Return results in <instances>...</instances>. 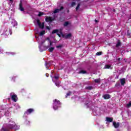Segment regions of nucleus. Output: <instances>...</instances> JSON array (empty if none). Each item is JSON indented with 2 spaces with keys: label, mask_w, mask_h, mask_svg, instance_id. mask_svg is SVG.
I'll use <instances>...</instances> for the list:
<instances>
[{
  "label": "nucleus",
  "mask_w": 131,
  "mask_h": 131,
  "mask_svg": "<svg viewBox=\"0 0 131 131\" xmlns=\"http://www.w3.org/2000/svg\"><path fill=\"white\" fill-rule=\"evenodd\" d=\"M46 40H48V41H51V39H50V38L49 37H47L46 39Z\"/></svg>",
  "instance_id": "obj_38"
},
{
  "label": "nucleus",
  "mask_w": 131,
  "mask_h": 131,
  "mask_svg": "<svg viewBox=\"0 0 131 131\" xmlns=\"http://www.w3.org/2000/svg\"><path fill=\"white\" fill-rule=\"evenodd\" d=\"M119 85H120V84L119 83H116L115 84L116 88H117V87L119 86Z\"/></svg>",
  "instance_id": "obj_35"
},
{
  "label": "nucleus",
  "mask_w": 131,
  "mask_h": 131,
  "mask_svg": "<svg viewBox=\"0 0 131 131\" xmlns=\"http://www.w3.org/2000/svg\"><path fill=\"white\" fill-rule=\"evenodd\" d=\"M22 92H24V89L21 90Z\"/></svg>",
  "instance_id": "obj_48"
},
{
  "label": "nucleus",
  "mask_w": 131,
  "mask_h": 131,
  "mask_svg": "<svg viewBox=\"0 0 131 131\" xmlns=\"http://www.w3.org/2000/svg\"><path fill=\"white\" fill-rule=\"evenodd\" d=\"M45 21L46 22H53V21H56V18L46 16Z\"/></svg>",
  "instance_id": "obj_4"
},
{
  "label": "nucleus",
  "mask_w": 131,
  "mask_h": 131,
  "mask_svg": "<svg viewBox=\"0 0 131 131\" xmlns=\"http://www.w3.org/2000/svg\"><path fill=\"white\" fill-rule=\"evenodd\" d=\"M63 47V45H60L56 46L57 49H61Z\"/></svg>",
  "instance_id": "obj_29"
},
{
  "label": "nucleus",
  "mask_w": 131,
  "mask_h": 131,
  "mask_svg": "<svg viewBox=\"0 0 131 131\" xmlns=\"http://www.w3.org/2000/svg\"><path fill=\"white\" fill-rule=\"evenodd\" d=\"M86 90H89L90 91H91V90H93V86H87L85 88Z\"/></svg>",
  "instance_id": "obj_25"
},
{
  "label": "nucleus",
  "mask_w": 131,
  "mask_h": 131,
  "mask_svg": "<svg viewBox=\"0 0 131 131\" xmlns=\"http://www.w3.org/2000/svg\"><path fill=\"white\" fill-rule=\"evenodd\" d=\"M32 112H34V109L33 108H29L27 110V112H26V114H31Z\"/></svg>",
  "instance_id": "obj_9"
},
{
  "label": "nucleus",
  "mask_w": 131,
  "mask_h": 131,
  "mask_svg": "<svg viewBox=\"0 0 131 131\" xmlns=\"http://www.w3.org/2000/svg\"><path fill=\"white\" fill-rule=\"evenodd\" d=\"M111 67V66L109 64H106L104 66V69H110Z\"/></svg>",
  "instance_id": "obj_19"
},
{
  "label": "nucleus",
  "mask_w": 131,
  "mask_h": 131,
  "mask_svg": "<svg viewBox=\"0 0 131 131\" xmlns=\"http://www.w3.org/2000/svg\"><path fill=\"white\" fill-rule=\"evenodd\" d=\"M19 9L21 12H24V8L23 7V5L22 4V0H20Z\"/></svg>",
  "instance_id": "obj_8"
},
{
  "label": "nucleus",
  "mask_w": 131,
  "mask_h": 131,
  "mask_svg": "<svg viewBox=\"0 0 131 131\" xmlns=\"http://www.w3.org/2000/svg\"><path fill=\"white\" fill-rule=\"evenodd\" d=\"M59 33H60V34H63V32H62V29H60L59 30Z\"/></svg>",
  "instance_id": "obj_37"
},
{
  "label": "nucleus",
  "mask_w": 131,
  "mask_h": 131,
  "mask_svg": "<svg viewBox=\"0 0 131 131\" xmlns=\"http://www.w3.org/2000/svg\"><path fill=\"white\" fill-rule=\"evenodd\" d=\"M45 33H46V31L45 30L41 31L39 33V35L40 36H42V35H45Z\"/></svg>",
  "instance_id": "obj_18"
},
{
  "label": "nucleus",
  "mask_w": 131,
  "mask_h": 131,
  "mask_svg": "<svg viewBox=\"0 0 131 131\" xmlns=\"http://www.w3.org/2000/svg\"><path fill=\"white\" fill-rule=\"evenodd\" d=\"M96 55H97V56H101V55H102V52H97V53H96Z\"/></svg>",
  "instance_id": "obj_32"
},
{
  "label": "nucleus",
  "mask_w": 131,
  "mask_h": 131,
  "mask_svg": "<svg viewBox=\"0 0 131 131\" xmlns=\"http://www.w3.org/2000/svg\"><path fill=\"white\" fill-rule=\"evenodd\" d=\"M94 81L96 82V83H100V79H95Z\"/></svg>",
  "instance_id": "obj_24"
},
{
  "label": "nucleus",
  "mask_w": 131,
  "mask_h": 131,
  "mask_svg": "<svg viewBox=\"0 0 131 131\" xmlns=\"http://www.w3.org/2000/svg\"><path fill=\"white\" fill-rule=\"evenodd\" d=\"M106 120L107 122H112L113 121V118L106 117Z\"/></svg>",
  "instance_id": "obj_15"
},
{
  "label": "nucleus",
  "mask_w": 131,
  "mask_h": 131,
  "mask_svg": "<svg viewBox=\"0 0 131 131\" xmlns=\"http://www.w3.org/2000/svg\"><path fill=\"white\" fill-rule=\"evenodd\" d=\"M55 84L57 88H60V84L59 83L55 82Z\"/></svg>",
  "instance_id": "obj_31"
},
{
  "label": "nucleus",
  "mask_w": 131,
  "mask_h": 131,
  "mask_svg": "<svg viewBox=\"0 0 131 131\" xmlns=\"http://www.w3.org/2000/svg\"><path fill=\"white\" fill-rule=\"evenodd\" d=\"M126 107L127 108H130V107H131V101H130L128 104H126Z\"/></svg>",
  "instance_id": "obj_26"
},
{
  "label": "nucleus",
  "mask_w": 131,
  "mask_h": 131,
  "mask_svg": "<svg viewBox=\"0 0 131 131\" xmlns=\"http://www.w3.org/2000/svg\"><path fill=\"white\" fill-rule=\"evenodd\" d=\"M117 61H118V62H119V63H120L119 62H120V61H121V58H118L116 59Z\"/></svg>",
  "instance_id": "obj_34"
},
{
  "label": "nucleus",
  "mask_w": 131,
  "mask_h": 131,
  "mask_svg": "<svg viewBox=\"0 0 131 131\" xmlns=\"http://www.w3.org/2000/svg\"><path fill=\"white\" fill-rule=\"evenodd\" d=\"M37 24H38L39 28L41 29H43L45 28V23H40V20L39 19H37Z\"/></svg>",
  "instance_id": "obj_6"
},
{
  "label": "nucleus",
  "mask_w": 131,
  "mask_h": 131,
  "mask_svg": "<svg viewBox=\"0 0 131 131\" xmlns=\"http://www.w3.org/2000/svg\"><path fill=\"white\" fill-rule=\"evenodd\" d=\"M79 7H80V4H78L76 7V11H77L78 9H79Z\"/></svg>",
  "instance_id": "obj_28"
},
{
  "label": "nucleus",
  "mask_w": 131,
  "mask_h": 131,
  "mask_svg": "<svg viewBox=\"0 0 131 131\" xmlns=\"http://www.w3.org/2000/svg\"><path fill=\"white\" fill-rule=\"evenodd\" d=\"M86 74V71L84 70H81L79 72V74Z\"/></svg>",
  "instance_id": "obj_17"
},
{
  "label": "nucleus",
  "mask_w": 131,
  "mask_h": 131,
  "mask_svg": "<svg viewBox=\"0 0 131 131\" xmlns=\"http://www.w3.org/2000/svg\"><path fill=\"white\" fill-rule=\"evenodd\" d=\"M121 85H124L125 84V78H122L120 79Z\"/></svg>",
  "instance_id": "obj_11"
},
{
  "label": "nucleus",
  "mask_w": 131,
  "mask_h": 131,
  "mask_svg": "<svg viewBox=\"0 0 131 131\" xmlns=\"http://www.w3.org/2000/svg\"><path fill=\"white\" fill-rule=\"evenodd\" d=\"M43 15V12H39V14H38V17H40Z\"/></svg>",
  "instance_id": "obj_27"
},
{
  "label": "nucleus",
  "mask_w": 131,
  "mask_h": 131,
  "mask_svg": "<svg viewBox=\"0 0 131 131\" xmlns=\"http://www.w3.org/2000/svg\"><path fill=\"white\" fill-rule=\"evenodd\" d=\"M121 46V41L120 40H118V41L116 45V48H118V47Z\"/></svg>",
  "instance_id": "obj_14"
},
{
  "label": "nucleus",
  "mask_w": 131,
  "mask_h": 131,
  "mask_svg": "<svg viewBox=\"0 0 131 131\" xmlns=\"http://www.w3.org/2000/svg\"><path fill=\"white\" fill-rule=\"evenodd\" d=\"M43 42H46V40H44V41L41 42V45H42L43 43Z\"/></svg>",
  "instance_id": "obj_45"
},
{
  "label": "nucleus",
  "mask_w": 131,
  "mask_h": 131,
  "mask_svg": "<svg viewBox=\"0 0 131 131\" xmlns=\"http://www.w3.org/2000/svg\"><path fill=\"white\" fill-rule=\"evenodd\" d=\"M104 100H108V99H110V94H105L103 96Z\"/></svg>",
  "instance_id": "obj_12"
},
{
  "label": "nucleus",
  "mask_w": 131,
  "mask_h": 131,
  "mask_svg": "<svg viewBox=\"0 0 131 131\" xmlns=\"http://www.w3.org/2000/svg\"><path fill=\"white\" fill-rule=\"evenodd\" d=\"M61 35H62V37H65V35H63V34H62Z\"/></svg>",
  "instance_id": "obj_44"
},
{
  "label": "nucleus",
  "mask_w": 131,
  "mask_h": 131,
  "mask_svg": "<svg viewBox=\"0 0 131 131\" xmlns=\"http://www.w3.org/2000/svg\"><path fill=\"white\" fill-rule=\"evenodd\" d=\"M46 76L47 77H49V76H50V75L49 74L47 73V74H46Z\"/></svg>",
  "instance_id": "obj_42"
},
{
  "label": "nucleus",
  "mask_w": 131,
  "mask_h": 131,
  "mask_svg": "<svg viewBox=\"0 0 131 131\" xmlns=\"http://www.w3.org/2000/svg\"><path fill=\"white\" fill-rule=\"evenodd\" d=\"M113 124L115 128H118V127H119V125H120L119 122L116 123L115 122H113Z\"/></svg>",
  "instance_id": "obj_10"
},
{
  "label": "nucleus",
  "mask_w": 131,
  "mask_h": 131,
  "mask_svg": "<svg viewBox=\"0 0 131 131\" xmlns=\"http://www.w3.org/2000/svg\"><path fill=\"white\" fill-rule=\"evenodd\" d=\"M64 9V7L63 6H61L60 9H56L54 11L53 13L54 14H57V13H59L60 11H62V10Z\"/></svg>",
  "instance_id": "obj_7"
},
{
  "label": "nucleus",
  "mask_w": 131,
  "mask_h": 131,
  "mask_svg": "<svg viewBox=\"0 0 131 131\" xmlns=\"http://www.w3.org/2000/svg\"><path fill=\"white\" fill-rule=\"evenodd\" d=\"M75 5H76V3L75 2H72L71 3V7H74V6H75Z\"/></svg>",
  "instance_id": "obj_30"
},
{
  "label": "nucleus",
  "mask_w": 131,
  "mask_h": 131,
  "mask_svg": "<svg viewBox=\"0 0 131 131\" xmlns=\"http://www.w3.org/2000/svg\"><path fill=\"white\" fill-rule=\"evenodd\" d=\"M71 36H72V35L71 34V33H69L67 35H66L64 37L65 38L68 39V38H70Z\"/></svg>",
  "instance_id": "obj_16"
},
{
  "label": "nucleus",
  "mask_w": 131,
  "mask_h": 131,
  "mask_svg": "<svg viewBox=\"0 0 131 131\" xmlns=\"http://www.w3.org/2000/svg\"><path fill=\"white\" fill-rule=\"evenodd\" d=\"M58 32H59L58 29L53 30L52 31V34H55V33H58Z\"/></svg>",
  "instance_id": "obj_20"
},
{
  "label": "nucleus",
  "mask_w": 131,
  "mask_h": 131,
  "mask_svg": "<svg viewBox=\"0 0 131 131\" xmlns=\"http://www.w3.org/2000/svg\"><path fill=\"white\" fill-rule=\"evenodd\" d=\"M16 124H8L6 125V126H4L2 127V130L3 131H10L11 129H13L14 127H15Z\"/></svg>",
  "instance_id": "obj_1"
},
{
  "label": "nucleus",
  "mask_w": 131,
  "mask_h": 131,
  "mask_svg": "<svg viewBox=\"0 0 131 131\" xmlns=\"http://www.w3.org/2000/svg\"><path fill=\"white\" fill-rule=\"evenodd\" d=\"M53 102V107L54 110H57L58 108L61 107V102L58 100L54 99Z\"/></svg>",
  "instance_id": "obj_2"
},
{
  "label": "nucleus",
  "mask_w": 131,
  "mask_h": 131,
  "mask_svg": "<svg viewBox=\"0 0 131 131\" xmlns=\"http://www.w3.org/2000/svg\"><path fill=\"white\" fill-rule=\"evenodd\" d=\"M57 35H58V36H59V37H61V34H59V33H57Z\"/></svg>",
  "instance_id": "obj_40"
},
{
  "label": "nucleus",
  "mask_w": 131,
  "mask_h": 131,
  "mask_svg": "<svg viewBox=\"0 0 131 131\" xmlns=\"http://www.w3.org/2000/svg\"><path fill=\"white\" fill-rule=\"evenodd\" d=\"M130 36V33H129V31H127V36Z\"/></svg>",
  "instance_id": "obj_33"
},
{
  "label": "nucleus",
  "mask_w": 131,
  "mask_h": 131,
  "mask_svg": "<svg viewBox=\"0 0 131 131\" xmlns=\"http://www.w3.org/2000/svg\"><path fill=\"white\" fill-rule=\"evenodd\" d=\"M4 112H5V115L6 116H8L9 115V109L6 108L5 110H3Z\"/></svg>",
  "instance_id": "obj_13"
},
{
  "label": "nucleus",
  "mask_w": 131,
  "mask_h": 131,
  "mask_svg": "<svg viewBox=\"0 0 131 131\" xmlns=\"http://www.w3.org/2000/svg\"><path fill=\"white\" fill-rule=\"evenodd\" d=\"M115 9H114V10H113V12H115Z\"/></svg>",
  "instance_id": "obj_49"
},
{
  "label": "nucleus",
  "mask_w": 131,
  "mask_h": 131,
  "mask_svg": "<svg viewBox=\"0 0 131 131\" xmlns=\"http://www.w3.org/2000/svg\"><path fill=\"white\" fill-rule=\"evenodd\" d=\"M51 73L52 74L50 75V77H51V78H52L53 82H55V80L54 79L58 80V79H59V76H56V74H53V73H54V72H51Z\"/></svg>",
  "instance_id": "obj_5"
},
{
  "label": "nucleus",
  "mask_w": 131,
  "mask_h": 131,
  "mask_svg": "<svg viewBox=\"0 0 131 131\" xmlns=\"http://www.w3.org/2000/svg\"><path fill=\"white\" fill-rule=\"evenodd\" d=\"M9 95L13 102H17V100H18V96H17V95L14 94L13 93H10Z\"/></svg>",
  "instance_id": "obj_3"
},
{
  "label": "nucleus",
  "mask_w": 131,
  "mask_h": 131,
  "mask_svg": "<svg viewBox=\"0 0 131 131\" xmlns=\"http://www.w3.org/2000/svg\"><path fill=\"white\" fill-rule=\"evenodd\" d=\"M8 100H11V97H9V98H8Z\"/></svg>",
  "instance_id": "obj_46"
},
{
  "label": "nucleus",
  "mask_w": 131,
  "mask_h": 131,
  "mask_svg": "<svg viewBox=\"0 0 131 131\" xmlns=\"http://www.w3.org/2000/svg\"><path fill=\"white\" fill-rule=\"evenodd\" d=\"M95 21L96 22V23H98V22H99V20L95 19Z\"/></svg>",
  "instance_id": "obj_43"
},
{
  "label": "nucleus",
  "mask_w": 131,
  "mask_h": 131,
  "mask_svg": "<svg viewBox=\"0 0 131 131\" xmlns=\"http://www.w3.org/2000/svg\"><path fill=\"white\" fill-rule=\"evenodd\" d=\"M49 42L50 43L51 46H53V42H52V41H50Z\"/></svg>",
  "instance_id": "obj_41"
},
{
  "label": "nucleus",
  "mask_w": 131,
  "mask_h": 131,
  "mask_svg": "<svg viewBox=\"0 0 131 131\" xmlns=\"http://www.w3.org/2000/svg\"><path fill=\"white\" fill-rule=\"evenodd\" d=\"M9 1H10V2H12V3H13V2H14L13 0H9Z\"/></svg>",
  "instance_id": "obj_47"
},
{
  "label": "nucleus",
  "mask_w": 131,
  "mask_h": 131,
  "mask_svg": "<svg viewBox=\"0 0 131 131\" xmlns=\"http://www.w3.org/2000/svg\"><path fill=\"white\" fill-rule=\"evenodd\" d=\"M69 21H66V22H64V23L63 24V26L64 27H67L68 26H69Z\"/></svg>",
  "instance_id": "obj_22"
},
{
  "label": "nucleus",
  "mask_w": 131,
  "mask_h": 131,
  "mask_svg": "<svg viewBox=\"0 0 131 131\" xmlns=\"http://www.w3.org/2000/svg\"><path fill=\"white\" fill-rule=\"evenodd\" d=\"M45 66L47 69H49V68L50 67V63L46 61L45 63Z\"/></svg>",
  "instance_id": "obj_21"
},
{
  "label": "nucleus",
  "mask_w": 131,
  "mask_h": 131,
  "mask_svg": "<svg viewBox=\"0 0 131 131\" xmlns=\"http://www.w3.org/2000/svg\"><path fill=\"white\" fill-rule=\"evenodd\" d=\"M71 95V92H69V93H67L66 98H67V96H70Z\"/></svg>",
  "instance_id": "obj_36"
},
{
  "label": "nucleus",
  "mask_w": 131,
  "mask_h": 131,
  "mask_svg": "<svg viewBox=\"0 0 131 131\" xmlns=\"http://www.w3.org/2000/svg\"><path fill=\"white\" fill-rule=\"evenodd\" d=\"M54 50H55V48L51 47V48L49 49V51L51 53H52V52L54 51Z\"/></svg>",
  "instance_id": "obj_23"
},
{
  "label": "nucleus",
  "mask_w": 131,
  "mask_h": 131,
  "mask_svg": "<svg viewBox=\"0 0 131 131\" xmlns=\"http://www.w3.org/2000/svg\"><path fill=\"white\" fill-rule=\"evenodd\" d=\"M46 29H48V30H50V29H51V28L49 26H47Z\"/></svg>",
  "instance_id": "obj_39"
}]
</instances>
